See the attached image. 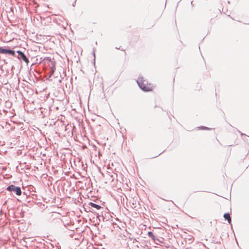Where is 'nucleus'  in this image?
I'll use <instances>...</instances> for the list:
<instances>
[{"mask_svg":"<svg viewBox=\"0 0 249 249\" xmlns=\"http://www.w3.org/2000/svg\"><path fill=\"white\" fill-rule=\"evenodd\" d=\"M202 129H204V130H209L210 129V128H209L207 127H202Z\"/></svg>","mask_w":249,"mask_h":249,"instance_id":"nucleus-8","label":"nucleus"},{"mask_svg":"<svg viewBox=\"0 0 249 249\" xmlns=\"http://www.w3.org/2000/svg\"><path fill=\"white\" fill-rule=\"evenodd\" d=\"M17 53L20 55V57L23 59V60L26 63L28 64L29 63V61L28 59L27 58L26 55L20 51H18Z\"/></svg>","mask_w":249,"mask_h":249,"instance_id":"nucleus-4","label":"nucleus"},{"mask_svg":"<svg viewBox=\"0 0 249 249\" xmlns=\"http://www.w3.org/2000/svg\"><path fill=\"white\" fill-rule=\"evenodd\" d=\"M54 70H52V71H51V74H53V73L54 72Z\"/></svg>","mask_w":249,"mask_h":249,"instance_id":"nucleus-9","label":"nucleus"},{"mask_svg":"<svg viewBox=\"0 0 249 249\" xmlns=\"http://www.w3.org/2000/svg\"><path fill=\"white\" fill-rule=\"evenodd\" d=\"M7 190L9 191H14L18 196L21 195V190L19 187L15 186L14 185H11L7 188Z\"/></svg>","mask_w":249,"mask_h":249,"instance_id":"nucleus-2","label":"nucleus"},{"mask_svg":"<svg viewBox=\"0 0 249 249\" xmlns=\"http://www.w3.org/2000/svg\"><path fill=\"white\" fill-rule=\"evenodd\" d=\"M0 53L1 54H9L11 55L15 56V53L14 51L4 49L2 47L0 48Z\"/></svg>","mask_w":249,"mask_h":249,"instance_id":"nucleus-3","label":"nucleus"},{"mask_svg":"<svg viewBox=\"0 0 249 249\" xmlns=\"http://www.w3.org/2000/svg\"><path fill=\"white\" fill-rule=\"evenodd\" d=\"M224 217L225 218V219L228 220L229 224H231V216H230L229 213H225L224 214Z\"/></svg>","mask_w":249,"mask_h":249,"instance_id":"nucleus-5","label":"nucleus"},{"mask_svg":"<svg viewBox=\"0 0 249 249\" xmlns=\"http://www.w3.org/2000/svg\"><path fill=\"white\" fill-rule=\"evenodd\" d=\"M89 205L91 206H92V207H94L95 208H96V209L97 210H99L101 208V207L97 204H96L95 203H93L92 202H90L89 203Z\"/></svg>","mask_w":249,"mask_h":249,"instance_id":"nucleus-6","label":"nucleus"},{"mask_svg":"<svg viewBox=\"0 0 249 249\" xmlns=\"http://www.w3.org/2000/svg\"><path fill=\"white\" fill-rule=\"evenodd\" d=\"M148 235L149 236V237H151L153 240L155 241V238L156 237L155 236V235L153 234V233H152V232L151 231H149L148 232Z\"/></svg>","mask_w":249,"mask_h":249,"instance_id":"nucleus-7","label":"nucleus"},{"mask_svg":"<svg viewBox=\"0 0 249 249\" xmlns=\"http://www.w3.org/2000/svg\"><path fill=\"white\" fill-rule=\"evenodd\" d=\"M138 83L140 88L145 91H152L154 87L153 85L148 83L146 80H143L142 78H140L138 80Z\"/></svg>","mask_w":249,"mask_h":249,"instance_id":"nucleus-1","label":"nucleus"}]
</instances>
